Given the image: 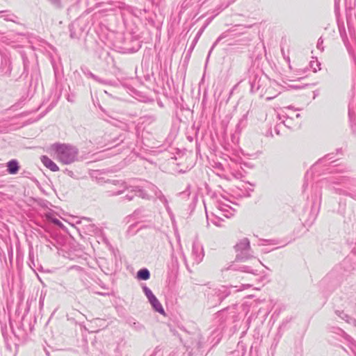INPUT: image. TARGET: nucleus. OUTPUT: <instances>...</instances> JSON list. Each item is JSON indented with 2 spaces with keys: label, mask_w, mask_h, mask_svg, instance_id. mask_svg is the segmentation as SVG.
<instances>
[{
  "label": "nucleus",
  "mask_w": 356,
  "mask_h": 356,
  "mask_svg": "<svg viewBox=\"0 0 356 356\" xmlns=\"http://www.w3.org/2000/svg\"><path fill=\"white\" fill-rule=\"evenodd\" d=\"M327 182L336 185H343L348 190L336 188L334 186H333L332 189L337 194L349 196L356 200V179L350 178L347 176L326 178L316 182L315 185L312 186L313 195L312 197L313 205L312 211L315 210V205L317 206L316 210L318 211L322 197L321 188L324 184Z\"/></svg>",
  "instance_id": "f257e3e1"
},
{
  "label": "nucleus",
  "mask_w": 356,
  "mask_h": 356,
  "mask_svg": "<svg viewBox=\"0 0 356 356\" xmlns=\"http://www.w3.org/2000/svg\"><path fill=\"white\" fill-rule=\"evenodd\" d=\"M184 335H179L181 341H185V346L189 356H204L205 353L204 341L199 330L189 333L182 330Z\"/></svg>",
  "instance_id": "f03ea898"
},
{
  "label": "nucleus",
  "mask_w": 356,
  "mask_h": 356,
  "mask_svg": "<svg viewBox=\"0 0 356 356\" xmlns=\"http://www.w3.org/2000/svg\"><path fill=\"white\" fill-rule=\"evenodd\" d=\"M216 321L219 330L232 334L238 330L240 318L234 308L227 307L216 313Z\"/></svg>",
  "instance_id": "7ed1b4c3"
},
{
  "label": "nucleus",
  "mask_w": 356,
  "mask_h": 356,
  "mask_svg": "<svg viewBox=\"0 0 356 356\" xmlns=\"http://www.w3.org/2000/svg\"><path fill=\"white\" fill-rule=\"evenodd\" d=\"M229 159L230 163H228V166L236 178L244 177L243 173H246V169H252L254 166L252 163L243 161L242 157H229Z\"/></svg>",
  "instance_id": "20e7f679"
},
{
  "label": "nucleus",
  "mask_w": 356,
  "mask_h": 356,
  "mask_svg": "<svg viewBox=\"0 0 356 356\" xmlns=\"http://www.w3.org/2000/svg\"><path fill=\"white\" fill-rule=\"evenodd\" d=\"M234 248L236 253V261H245L254 257L250 243L248 238H243L238 241Z\"/></svg>",
  "instance_id": "39448f33"
},
{
  "label": "nucleus",
  "mask_w": 356,
  "mask_h": 356,
  "mask_svg": "<svg viewBox=\"0 0 356 356\" xmlns=\"http://www.w3.org/2000/svg\"><path fill=\"white\" fill-rule=\"evenodd\" d=\"M195 157H171L169 164L179 173H184L190 170L195 164Z\"/></svg>",
  "instance_id": "423d86ee"
},
{
  "label": "nucleus",
  "mask_w": 356,
  "mask_h": 356,
  "mask_svg": "<svg viewBox=\"0 0 356 356\" xmlns=\"http://www.w3.org/2000/svg\"><path fill=\"white\" fill-rule=\"evenodd\" d=\"M335 161H331L327 159V157H322L318 160L312 167V171H317L318 168L320 165H324L327 166V168L326 170L329 173H340L342 172L341 169H339L337 167V165H332Z\"/></svg>",
  "instance_id": "0eeeda50"
},
{
  "label": "nucleus",
  "mask_w": 356,
  "mask_h": 356,
  "mask_svg": "<svg viewBox=\"0 0 356 356\" xmlns=\"http://www.w3.org/2000/svg\"><path fill=\"white\" fill-rule=\"evenodd\" d=\"M229 295V289L225 286H222L219 289H213L212 297L216 296V300L211 301V305L213 307L217 306Z\"/></svg>",
  "instance_id": "6e6552de"
},
{
  "label": "nucleus",
  "mask_w": 356,
  "mask_h": 356,
  "mask_svg": "<svg viewBox=\"0 0 356 356\" xmlns=\"http://www.w3.org/2000/svg\"><path fill=\"white\" fill-rule=\"evenodd\" d=\"M86 229L88 234L97 236L99 238V240H101L106 245H110L109 241L106 236L103 230L98 227L96 225L89 224L88 225H86Z\"/></svg>",
  "instance_id": "1a4fd4ad"
},
{
  "label": "nucleus",
  "mask_w": 356,
  "mask_h": 356,
  "mask_svg": "<svg viewBox=\"0 0 356 356\" xmlns=\"http://www.w3.org/2000/svg\"><path fill=\"white\" fill-rule=\"evenodd\" d=\"M331 330L332 332L342 337L344 339L349 342L350 348L356 355V341L350 335L346 334L342 329L339 327H332Z\"/></svg>",
  "instance_id": "9d476101"
},
{
  "label": "nucleus",
  "mask_w": 356,
  "mask_h": 356,
  "mask_svg": "<svg viewBox=\"0 0 356 356\" xmlns=\"http://www.w3.org/2000/svg\"><path fill=\"white\" fill-rule=\"evenodd\" d=\"M191 256L193 259V264H200L204 257V252L202 247L197 244L193 243L192 247Z\"/></svg>",
  "instance_id": "9b49d317"
},
{
  "label": "nucleus",
  "mask_w": 356,
  "mask_h": 356,
  "mask_svg": "<svg viewBox=\"0 0 356 356\" xmlns=\"http://www.w3.org/2000/svg\"><path fill=\"white\" fill-rule=\"evenodd\" d=\"M216 208L218 211H220L222 214L229 218L234 216L235 213V209H234L232 207L229 206L227 204H225L220 201H218L216 203Z\"/></svg>",
  "instance_id": "f8f14e48"
},
{
  "label": "nucleus",
  "mask_w": 356,
  "mask_h": 356,
  "mask_svg": "<svg viewBox=\"0 0 356 356\" xmlns=\"http://www.w3.org/2000/svg\"><path fill=\"white\" fill-rule=\"evenodd\" d=\"M135 195L142 198H146L147 194L144 190L138 186L132 187L131 191L124 197L127 200H132Z\"/></svg>",
  "instance_id": "ddd939ff"
},
{
  "label": "nucleus",
  "mask_w": 356,
  "mask_h": 356,
  "mask_svg": "<svg viewBox=\"0 0 356 356\" xmlns=\"http://www.w3.org/2000/svg\"><path fill=\"white\" fill-rule=\"evenodd\" d=\"M6 171L9 175H16L20 168V165L17 159H11L6 163Z\"/></svg>",
  "instance_id": "4468645a"
},
{
  "label": "nucleus",
  "mask_w": 356,
  "mask_h": 356,
  "mask_svg": "<svg viewBox=\"0 0 356 356\" xmlns=\"http://www.w3.org/2000/svg\"><path fill=\"white\" fill-rule=\"evenodd\" d=\"M104 183H110L115 186L119 185L122 188L121 190L118 191L117 192L113 193V195H118L123 193L125 188H127V186L125 184V182L122 180H117V179H106L104 181Z\"/></svg>",
  "instance_id": "2eb2a0df"
},
{
  "label": "nucleus",
  "mask_w": 356,
  "mask_h": 356,
  "mask_svg": "<svg viewBox=\"0 0 356 356\" xmlns=\"http://www.w3.org/2000/svg\"><path fill=\"white\" fill-rule=\"evenodd\" d=\"M41 161L43 165L52 172H57L59 170L58 165L51 161L49 157H41Z\"/></svg>",
  "instance_id": "dca6fc26"
},
{
  "label": "nucleus",
  "mask_w": 356,
  "mask_h": 356,
  "mask_svg": "<svg viewBox=\"0 0 356 356\" xmlns=\"http://www.w3.org/2000/svg\"><path fill=\"white\" fill-rule=\"evenodd\" d=\"M136 278L138 280H147L150 278V272L146 268L140 269L136 274Z\"/></svg>",
  "instance_id": "f3484780"
},
{
  "label": "nucleus",
  "mask_w": 356,
  "mask_h": 356,
  "mask_svg": "<svg viewBox=\"0 0 356 356\" xmlns=\"http://www.w3.org/2000/svg\"><path fill=\"white\" fill-rule=\"evenodd\" d=\"M336 270H337V269L335 268L333 270H332L330 273H328L327 275V276L322 280V282L326 283L330 279L335 277L337 280L334 283V285H336V286L338 285L340 282L341 277H337Z\"/></svg>",
  "instance_id": "a211bd4d"
},
{
  "label": "nucleus",
  "mask_w": 356,
  "mask_h": 356,
  "mask_svg": "<svg viewBox=\"0 0 356 356\" xmlns=\"http://www.w3.org/2000/svg\"><path fill=\"white\" fill-rule=\"evenodd\" d=\"M238 270H240L241 272L248 273H250L252 275H258L259 274L258 269L253 268L251 266H246V265L241 266Z\"/></svg>",
  "instance_id": "6ab92c4d"
},
{
  "label": "nucleus",
  "mask_w": 356,
  "mask_h": 356,
  "mask_svg": "<svg viewBox=\"0 0 356 356\" xmlns=\"http://www.w3.org/2000/svg\"><path fill=\"white\" fill-rule=\"evenodd\" d=\"M150 305H152L153 309L155 312H156L161 314H165V311L163 308V306L158 299L156 300L155 301L152 302V303H150Z\"/></svg>",
  "instance_id": "aec40b11"
},
{
  "label": "nucleus",
  "mask_w": 356,
  "mask_h": 356,
  "mask_svg": "<svg viewBox=\"0 0 356 356\" xmlns=\"http://www.w3.org/2000/svg\"><path fill=\"white\" fill-rule=\"evenodd\" d=\"M58 154H65V155H69L71 154L73 152L72 149L69 148L67 146L65 145H60L58 147L57 149Z\"/></svg>",
  "instance_id": "412c9836"
},
{
  "label": "nucleus",
  "mask_w": 356,
  "mask_h": 356,
  "mask_svg": "<svg viewBox=\"0 0 356 356\" xmlns=\"http://www.w3.org/2000/svg\"><path fill=\"white\" fill-rule=\"evenodd\" d=\"M58 161L64 165L71 164L75 161H78L79 157H57Z\"/></svg>",
  "instance_id": "4be33fe9"
},
{
  "label": "nucleus",
  "mask_w": 356,
  "mask_h": 356,
  "mask_svg": "<svg viewBox=\"0 0 356 356\" xmlns=\"http://www.w3.org/2000/svg\"><path fill=\"white\" fill-rule=\"evenodd\" d=\"M211 216H213V218H209V216L207 213V220H210L211 222L214 224L215 225L218 226V227H220L221 226V221H222V218H220L219 216H218L216 214H211Z\"/></svg>",
  "instance_id": "5701e85b"
},
{
  "label": "nucleus",
  "mask_w": 356,
  "mask_h": 356,
  "mask_svg": "<svg viewBox=\"0 0 356 356\" xmlns=\"http://www.w3.org/2000/svg\"><path fill=\"white\" fill-rule=\"evenodd\" d=\"M335 314L342 320H344L346 322L350 323V320H352V318L344 313L343 311L336 310Z\"/></svg>",
  "instance_id": "b1692460"
},
{
  "label": "nucleus",
  "mask_w": 356,
  "mask_h": 356,
  "mask_svg": "<svg viewBox=\"0 0 356 356\" xmlns=\"http://www.w3.org/2000/svg\"><path fill=\"white\" fill-rule=\"evenodd\" d=\"M291 318H286L282 321L281 324L278 327V333L277 334H282L281 332L284 330L288 324L290 323Z\"/></svg>",
  "instance_id": "393cba45"
},
{
  "label": "nucleus",
  "mask_w": 356,
  "mask_h": 356,
  "mask_svg": "<svg viewBox=\"0 0 356 356\" xmlns=\"http://www.w3.org/2000/svg\"><path fill=\"white\" fill-rule=\"evenodd\" d=\"M157 198L163 204L166 211H168V213H170L171 212L170 208L169 207L168 200L166 199L165 195L163 194H160L159 197Z\"/></svg>",
  "instance_id": "a878e982"
},
{
  "label": "nucleus",
  "mask_w": 356,
  "mask_h": 356,
  "mask_svg": "<svg viewBox=\"0 0 356 356\" xmlns=\"http://www.w3.org/2000/svg\"><path fill=\"white\" fill-rule=\"evenodd\" d=\"M29 265L31 268L35 266L34 253L32 248H30L29 251Z\"/></svg>",
  "instance_id": "bb28decb"
},
{
  "label": "nucleus",
  "mask_w": 356,
  "mask_h": 356,
  "mask_svg": "<svg viewBox=\"0 0 356 356\" xmlns=\"http://www.w3.org/2000/svg\"><path fill=\"white\" fill-rule=\"evenodd\" d=\"M129 323H130L131 326L134 329H135L136 331H141V330H144V326L139 322H136V321L131 322L130 321Z\"/></svg>",
  "instance_id": "cd10ccee"
},
{
  "label": "nucleus",
  "mask_w": 356,
  "mask_h": 356,
  "mask_svg": "<svg viewBox=\"0 0 356 356\" xmlns=\"http://www.w3.org/2000/svg\"><path fill=\"white\" fill-rule=\"evenodd\" d=\"M213 168L219 170L220 171L224 170L223 164L218 161H213V164H211Z\"/></svg>",
  "instance_id": "c85d7f7f"
},
{
  "label": "nucleus",
  "mask_w": 356,
  "mask_h": 356,
  "mask_svg": "<svg viewBox=\"0 0 356 356\" xmlns=\"http://www.w3.org/2000/svg\"><path fill=\"white\" fill-rule=\"evenodd\" d=\"M278 335H279V336H278V338H277V339L275 338V339H274V341H273V343H272V345H271L270 350H271L273 352H274V351L275 350V349H276V348H277V345H278V343H279L280 339L282 337V334H278Z\"/></svg>",
  "instance_id": "c756f323"
},
{
  "label": "nucleus",
  "mask_w": 356,
  "mask_h": 356,
  "mask_svg": "<svg viewBox=\"0 0 356 356\" xmlns=\"http://www.w3.org/2000/svg\"><path fill=\"white\" fill-rule=\"evenodd\" d=\"M150 356H163V351L159 347H156Z\"/></svg>",
  "instance_id": "7c9ffc66"
},
{
  "label": "nucleus",
  "mask_w": 356,
  "mask_h": 356,
  "mask_svg": "<svg viewBox=\"0 0 356 356\" xmlns=\"http://www.w3.org/2000/svg\"><path fill=\"white\" fill-rule=\"evenodd\" d=\"M260 241L261 242V243L260 244L261 245H264L265 243H269L270 244H272V245L277 244V242L276 240L261 239Z\"/></svg>",
  "instance_id": "2f4dec72"
},
{
  "label": "nucleus",
  "mask_w": 356,
  "mask_h": 356,
  "mask_svg": "<svg viewBox=\"0 0 356 356\" xmlns=\"http://www.w3.org/2000/svg\"><path fill=\"white\" fill-rule=\"evenodd\" d=\"M207 298H208V303L209 306L212 307L211 305V301L216 300V296L212 297V290L207 293Z\"/></svg>",
  "instance_id": "473e14b6"
},
{
  "label": "nucleus",
  "mask_w": 356,
  "mask_h": 356,
  "mask_svg": "<svg viewBox=\"0 0 356 356\" xmlns=\"http://www.w3.org/2000/svg\"><path fill=\"white\" fill-rule=\"evenodd\" d=\"M142 289L146 297L152 293V291L146 285H143Z\"/></svg>",
  "instance_id": "72a5a7b5"
},
{
  "label": "nucleus",
  "mask_w": 356,
  "mask_h": 356,
  "mask_svg": "<svg viewBox=\"0 0 356 356\" xmlns=\"http://www.w3.org/2000/svg\"><path fill=\"white\" fill-rule=\"evenodd\" d=\"M152 187V191H154V195L156 197H159L160 194H163L162 192L156 186L153 185Z\"/></svg>",
  "instance_id": "f704fd0d"
},
{
  "label": "nucleus",
  "mask_w": 356,
  "mask_h": 356,
  "mask_svg": "<svg viewBox=\"0 0 356 356\" xmlns=\"http://www.w3.org/2000/svg\"><path fill=\"white\" fill-rule=\"evenodd\" d=\"M189 189H190V186L188 185L187 186V188L184 191L179 193V195H186L187 197H189V195H190Z\"/></svg>",
  "instance_id": "c9c22d12"
},
{
  "label": "nucleus",
  "mask_w": 356,
  "mask_h": 356,
  "mask_svg": "<svg viewBox=\"0 0 356 356\" xmlns=\"http://www.w3.org/2000/svg\"><path fill=\"white\" fill-rule=\"evenodd\" d=\"M147 298L148 299V301L149 302V303H152V302L157 300V298L153 294V293L152 294H150L149 296H147Z\"/></svg>",
  "instance_id": "e433bc0d"
},
{
  "label": "nucleus",
  "mask_w": 356,
  "mask_h": 356,
  "mask_svg": "<svg viewBox=\"0 0 356 356\" xmlns=\"http://www.w3.org/2000/svg\"><path fill=\"white\" fill-rule=\"evenodd\" d=\"M147 298L148 299V301L149 302V303H152V302L157 300V298L153 294V293L152 294H150L149 296H147Z\"/></svg>",
  "instance_id": "4c0bfd02"
},
{
  "label": "nucleus",
  "mask_w": 356,
  "mask_h": 356,
  "mask_svg": "<svg viewBox=\"0 0 356 356\" xmlns=\"http://www.w3.org/2000/svg\"><path fill=\"white\" fill-rule=\"evenodd\" d=\"M51 222L56 225H58L59 227H61L63 226V223L57 218H54L51 220Z\"/></svg>",
  "instance_id": "58836bf2"
},
{
  "label": "nucleus",
  "mask_w": 356,
  "mask_h": 356,
  "mask_svg": "<svg viewBox=\"0 0 356 356\" xmlns=\"http://www.w3.org/2000/svg\"><path fill=\"white\" fill-rule=\"evenodd\" d=\"M351 260V258H346L344 259L343 262V266H346V264H348Z\"/></svg>",
  "instance_id": "ea45409f"
},
{
  "label": "nucleus",
  "mask_w": 356,
  "mask_h": 356,
  "mask_svg": "<svg viewBox=\"0 0 356 356\" xmlns=\"http://www.w3.org/2000/svg\"><path fill=\"white\" fill-rule=\"evenodd\" d=\"M141 211H142L141 209L136 210V211H134V216L138 215L139 213H140V212H141Z\"/></svg>",
  "instance_id": "a19ab883"
},
{
  "label": "nucleus",
  "mask_w": 356,
  "mask_h": 356,
  "mask_svg": "<svg viewBox=\"0 0 356 356\" xmlns=\"http://www.w3.org/2000/svg\"><path fill=\"white\" fill-rule=\"evenodd\" d=\"M43 302H44V299H43V298H42V297H40V301H39V302H40V306H42V305H43Z\"/></svg>",
  "instance_id": "79ce46f5"
},
{
  "label": "nucleus",
  "mask_w": 356,
  "mask_h": 356,
  "mask_svg": "<svg viewBox=\"0 0 356 356\" xmlns=\"http://www.w3.org/2000/svg\"><path fill=\"white\" fill-rule=\"evenodd\" d=\"M350 323H353L356 326V320L352 318V320H350Z\"/></svg>",
  "instance_id": "37998d69"
},
{
  "label": "nucleus",
  "mask_w": 356,
  "mask_h": 356,
  "mask_svg": "<svg viewBox=\"0 0 356 356\" xmlns=\"http://www.w3.org/2000/svg\"><path fill=\"white\" fill-rule=\"evenodd\" d=\"M307 186V184H304L303 186H302V188H303V190L305 189V188Z\"/></svg>",
  "instance_id": "c03bdc74"
},
{
  "label": "nucleus",
  "mask_w": 356,
  "mask_h": 356,
  "mask_svg": "<svg viewBox=\"0 0 356 356\" xmlns=\"http://www.w3.org/2000/svg\"><path fill=\"white\" fill-rule=\"evenodd\" d=\"M257 264L264 266V264L261 263L260 260H257Z\"/></svg>",
  "instance_id": "a18cd8bd"
},
{
  "label": "nucleus",
  "mask_w": 356,
  "mask_h": 356,
  "mask_svg": "<svg viewBox=\"0 0 356 356\" xmlns=\"http://www.w3.org/2000/svg\"><path fill=\"white\" fill-rule=\"evenodd\" d=\"M230 269L236 270V268H234L232 266H229V268H228V270H230Z\"/></svg>",
  "instance_id": "49530a36"
},
{
  "label": "nucleus",
  "mask_w": 356,
  "mask_h": 356,
  "mask_svg": "<svg viewBox=\"0 0 356 356\" xmlns=\"http://www.w3.org/2000/svg\"><path fill=\"white\" fill-rule=\"evenodd\" d=\"M96 321H101V320L99 318H97L95 319Z\"/></svg>",
  "instance_id": "de8ad7c7"
},
{
  "label": "nucleus",
  "mask_w": 356,
  "mask_h": 356,
  "mask_svg": "<svg viewBox=\"0 0 356 356\" xmlns=\"http://www.w3.org/2000/svg\"><path fill=\"white\" fill-rule=\"evenodd\" d=\"M237 355H238L237 356H239V352L238 351H237Z\"/></svg>",
  "instance_id": "09e8293b"
},
{
  "label": "nucleus",
  "mask_w": 356,
  "mask_h": 356,
  "mask_svg": "<svg viewBox=\"0 0 356 356\" xmlns=\"http://www.w3.org/2000/svg\"><path fill=\"white\" fill-rule=\"evenodd\" d=\"M355 251L356 252V248H354Z\"/></svg>",
  "instance_id": "8fccbe9b"
}]
</instances>
